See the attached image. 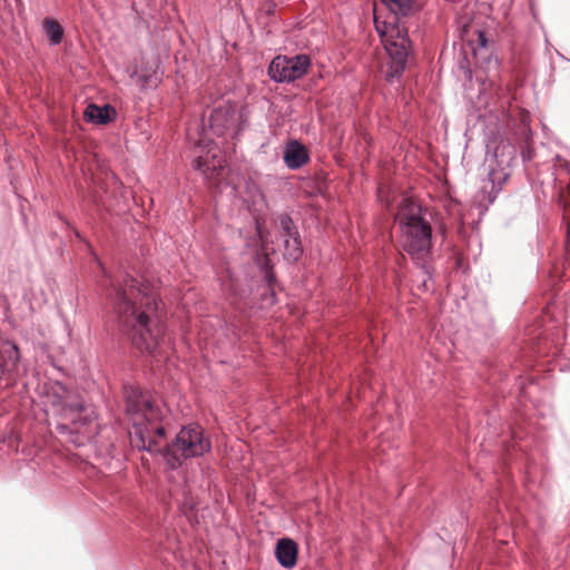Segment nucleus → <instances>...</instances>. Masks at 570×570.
I'll use <instances>...</instances> for the list:
<instances>
[{
	"mask_svg": "<svg viewBox=\"0 0 570 570\" xmlns=\"http://www.w3.org/2000/svg\"><path fill=\"white\" fill-rule=\"evenodd\" d=\"M126 413L132 422L131 443L139 450L150 453L161 452L166 463L176 469L184 459L202 456L212 445L204 430L198 424L184 426L171 444H167L166 432L159 421L163 410L151 397L138 387L125 390Z\"/></svg>",
	"mask_w": 570,
	"mask_h": 570,
	"instance_id": "nucleus-1",
	"label": "nucleus"
},
{
	"mask_svg": "<svg viewBox=\"0 0 570 570\" xmlns=\"http://www.w3.org/2000/svg\"><path fill=\"white\" fill-rule=\"evenodd\" d=\"M106 295L119 325L130 335L132 344L140 351L156 353L166 337L158 314L156 288L129 276L118 283L108 277Z\"/></svg>",
	"mask_w": 570,
	"mask_h": 570,
	"instance_id": "nucleus-2",
	"label": "nucleus"
},
{
	"mask_svg": "<svg viewBox=\"0 0 570 570\" xmlns=\"http://www.w3.org/2000/svg\"><path fill=\"white\" fill-rule=\"evenodd\" d=\"M395 220L400 229V244L421 265L426 276L423 286L428 287V281H431V271L426 264L432 248L431 224L424 218L422 207L409 198L400 204Z\"/></svg>",
	"mask_w": 570,
	"mask_h": 570,
	"instance_id": "nucleus-3",
	"label": "nucleus"
},
{
	"mask_svg": "<svg viewBox=\"0 0 570 570\" xmlns=\"http://www.w3.org/2000/svg\"><path fill=\"white\" fill-rule=\"evenodd\" d=\"M191 166L208 181H219L225 170V159L218 146L206 137L195 147Z\"/></svg>",
	"mask_w": 570,
	"mask_h": 570,
	"instance_id": "nucleus-4",
	"label": "nucleus"
},
{
	"mask_svg": "<svg viewBox=\"0 0 570 570\" xmlns=\"http://www.w3.org/2000/svg\"><path fill=\"white\" fill-rule=\"evenodd\" d=\"M311 66V59L306 55H297L294 57L277 56L269 67V77L277 82H292L302 78Z\"/></svg>",
	"mask_w": 570,
	"mask_h": 570,
	"instance_id": "nucleus-5",
	"label": "nucleus"
},
{
	"mask_svg": "<svg viewBox=\"0 0 570 570\" xmlns=\"http://www.w3.org/2000/svg\"><path fill=\"white\" fill-rule=\"evenodd\" d=\"M52 389L56 394L52 405L57 409V412L67 422L77 424L80 421V413L85 410L83 404L76 401L60 383H56Z\"/></svg>",
	"mask_w": 570,
	"mask_h": 570,
	"instance_id": "nucleus-6",
	"label": "nucleus"
},
{
	"mask_svg": "<svg viewBox=\"0 0 570 570\" xmlns=\"http://www.w3.org/2000/svg\"><path fill=\"white\" fill-rule=\"evenodd\" d=\"M283 159L289 169L303 167L309 159L308 151L304 145L297 140H291L284 148Z\"/></svg>",
	"mask_w": 570,
	"mask_h": 570,
	"instance_id": "nucleus-7",
	"label": "nucleus"
},
{
	"mask_svg": "<svg viewBox=\"0 0 570 570\" xmlns=\"http://www.w3.org/2000/svg\"><path fill=\"white\" fill-rule=\"evenodd\" d=\"M297 544L294 540L288 538L279 539L275 548V557L278 563L286 568L292 569L297 561Z\"/></svg>",
	"mask_w": 570,
	"mask_h": 570,
	"instance_id": "nucleus-8",
	"label": "nucleus"
},
{
	"mask_svg": "<svg viewBox=\"0 0 570 570\" xmlns=\"http://www.w3.org/2000/svg\"><path fill=\"white\" fill-rule=\"evenodd\" d=\"M115 109L109 105L97 106L95 104L89 105L83 114V118L88 122L105 125L112 120Z\"/></svg>",
	"mask_w": 570,
	"mask_h": 570,
	"instance_id": "nucleus-9",
	"label": "nucleus"
},
{
	"mask_svg": "<svg viewBox=\"0 0 570 570\" xmlns=\"http://www.w3.org/2000/svg\"><path fill=\"white\" fill-rule=\"evenodd\" d=\"M230 120L229 111L226 109H215L209 117L210 130L220 136L224 134V129L228 127Z\"/></svg>",
	"mask_w": 570,
	"mask_h": 570,
	"instance_id": "nucleus-10",
	"label": "nucleus"
},
{
	"mask_svg": "<svg viewBox=\"0 0 570 570\" xmlns=\"http://www.w3.org/2000/svg\"><path fill=\"white\" fill-rule=\"evenodd\" d=\"M43 31L51 45H59L63 37L61 26L53 19H45L42 23Z\"/></svg>",
	"mask_w": 570,
	"mask_h": 570,
	"instance_id": "nucleus-11",
	"label": "nucleus"
},
{
	"mask_svg": "<svg viewBox=\"0 0 570 570\" xmlns=\"http://www.w3.org/2000/svg\"><path fill=\"white\" fill-rule=\"evenodd\" d=\"M285 255L287 258L296 261L302 254V246L298 234L284 238Z\"/></svg>",
	"mask_w": 570,
	"mask_h": 570,
	"instance_id": "nucleus-12",
	"label": "nucleus"
},
{
	"mask_svg": "<svg viewBox=\"0 0 570 570\" xmlns=\"http://www.w3.org/2000/svg\"><path fill=\"white\" fill-rule=\"evenodd\" d=\"M278 220H279V226H281L284 238L292 237L297 234L296 227H295L292 218L288 215H286V214L281 215Z\"/></svg>",
	"mask_w": 570,
	"mask_h": 570,
	"instance_id": "nucleus-13",
	"label": "nucleus"
},
{
	"mask_svg": "<svg viewBox=\"0 0 570 570\" xmlns=\"http://www.w3.org/2000/svg\"><path fill=\"white\" fill-rule=\"evenodd\" d=\"M257 197L259 198L257 203H255V205H258V208H256V210H262L263 207L265 206V200H264V196L263 194L257 190Z\"/></svg>",
	"mask_w": 570,
	"mask_h": 570,
	"instance_id": "nucleus-14",
	"label": "nucleus"
},
{
	"mask_svg": "<svg viewBox=\"0 0 570 570\" xmlns=\"http://www.w3.org/2000/svg\"><path fill=\"white\" fill-rule=\"evenodd\" d=\"M479 42H480L481 47H483V48L487 47V38L483 32H479Z\"/></svg>",
	"mask_w": 570,
	"mask_h": 570,
	"instance_id": "nucleus-15",
	"label": "nucleus"
},
{
	"mask_svg": "<svg viewBox=\"0 0 570 570\" xmlns=\"http://www.w3.org/2000/svg\"><path fill=\"white\" fill-rule=\"evenodd\" d=\"M256 227H257L258 236H259V238L262 239V238H263V235H262V230H261L259 223H258V220H257V219H256Z\"/></svg>",
	"mask_w": 570,
	"mask_h": 570,
	"instance_id": "nucleus-16",
	"label": "nucleus"
},
{
	"mask_svg": "<svg viewBox=\"0 0 570 570\" xmlns=\"http://www.w3.org/2000/svg\"><path fill=\"white\" fill-rule=\"evenodd\" d=\"M58 428L62 431L68 430V426L66 423L59 424Z\"/></svg>",
	"mask_w": 570,
	"mask_h": 570,
	"instance_id": "nucleus-17",
	"label": "nucleus"
},
{
	"mask_svg": "<svg viewBox=\"0 0 570 570\" xmlns=\"http://www.w3.org/2000/svg\"><path fill=\"white\" fill-rule=\"evenodd\" d=\"M489 180L493 184L494 183V179H493V173H490L489 174Z\"/></svg>",
	"mask_w": 570,
	"mask_h": 570,
	"instance_id": "nucleus-18",
	"label": "nucleus"
}]
</instances>
